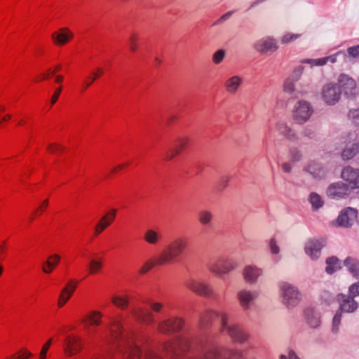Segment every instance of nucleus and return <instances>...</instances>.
I'll list each match as a JSON object with an SVG mask.
<instances>
[{
    "label": "nucleus",
    "instance_id": "nucleus-1",
    "mask_svg": "<svg viewBox=\"0 0 359 359\" xmlns=\"http://www.w3.org/2000/svg\"><path fill=\"white\" fill-rule=\"evenodd\" d=\"M109 336L104 339L111 347L102 348V359H163L158 350L143 339L135 341L133 334L123 330L121 323L113 318L108 327Z\"/></svg>",
    "mask_w": 359,
    "mask_h": 359
},
{
    "label": "nucleus",
    "instance_id": "nucleus-2",
    "mask_svg": "<svg viewBox=\"0 0 359 359\" xmlns=\"http://www.w3.org/2000/svg\"><path fill=\"white\" fill-rule=\"evenodd\" d=\"M161 351L172 358H177L189 352L191 355L188 359H220L221 356L218 347L209 341L201 342L195 350H191V341L185 336L163 342Z\"/></svg>",
    "mask_w": 359,
    "mask_h": 359
},
{
    "label": "nucleus",
    "instance_id": "nucleus-3",
    "mask_svg": "<svg viewBox=\"0 0 359 359\" xmlns=\"http://www.w3.org/2000/svg\"><path fill=\"white\" fill-rule=\"evenodd\" d=\"M187 247V241L184 238H175L159 254L161 262L163 261L165 265L172 263L183 254Z\"/></svg>",
    "mask_w": 359,
    "mask_h": 359
},
{
    "label": "nucleus",
    "instance_id": "nucleus-4",
    "mask_svg": "<svg viewBox=\"0 0 359 359\" xmlns=\"http://www.w3.org/2000/svg\"><path fill=\"white\" fill-rule=\"evenodd\" d=\"M221 331L226 333L236 343L242 344L249 339L248 334L239 326L229 323L226 314L221 315Z\"/></svg>",
    "mask_w": 359,
    "mask_h": 359
},
{
    "label": "nucleus",
    "instance_id": "nucleus-5",
    "mask_svg": "<svg viewBox=\"0 0 359 359\" xmlns=\"http://www.w3.org/2000/svg\"><path fill=\"white\" fill-rule=\"evenodd\" d=\"M182 318L173 316L166 320H161L157 324V331L165 335H170L180 332L184 326Z\"/></svg>",
    "mask_w": 359,
    "mask_h": 359
},
{
    "label": "nucleus",
    "instance_id": "nucleus-6",
    "mask_svg": "<svg viewBox=\"0 0 359 359\" xmlns=\"http://www.w3.org/2000/svg\"><path fill=\"white\" fill-rule=\"evenodd\" d=\"M238 267V263L233 259L217 260L208 265V270L217 275L222 276L230 273Z\"/></svg>",
    "mask_w": 359,
    "mask_h": 359
},
{
    "label": "nucleus",
    "instance_id": "nucleus-7",
    "mask_svg": "<svg viewBox=\"0 0 359 359\" xmlns=\"http://www.w3.org/2000/svg\"><path fill=\"white\" fill-rule=\"evenodd\" d=\"M184 285L189 290L199 296L211 297L214 294L213 290L209 285L194 278L187 279Z\"/></svg>",
    "mask_w": 359,
    "mask_h": 359
},
{
    "label": "nucleus",
    "instance_id": "nucleus-8",
    "mask_svg": "<svg viewBox=\"0 0 359 359\" xmlns=\"http://www.w3.org/2000/svg\"><path fill=\"white\" fill-rule=\"evenodd\" d=\"M82 339L79 335L68 334L63 342V351L67 356L71 357L78 354L83 348Z\"/></svg>",
    "mask_w": 359,
    "mask_h": 359
},
{
    "label": "nucleus",
    "instance_id": "nucleus-9",
    "mask_svg": "<svg viewBox=\"0 0 359 359\" xmlns=\"http://www.w3.org/2000/svg\"><path fill=\"white\" fill-rule=\"evenodd\" d=\"M313 113L310 104L306 101H299L295 104L292 110V118L298 123L307 121Z\"/></svg>",
    "mask_w": 359,
    "mask_h": 359
},
{
    "label": "nucleus",
    "instance_id": "nucleus-10",
    "mask_svg": "<svg viewBox=\"0 0 359 359\" xmlns=\"http://www.w3.org/2000/svg\"><path fill=\"white\" fill-rule=\"evenodd\" d=\"M129 314L133 319L141 324L150 325L154 322V314L140 305L133 306L129 311Z\"/></svg>",
    "mask_w": 359,
    "mask_h": 359
},
{
    "label": "nucleus",
    "instance_id": "nucleus-11",
    "mask_svg": "<svg viewBox=\"0 0 359 359\" xmlns=\"http://www.w3.org/2000/svg\"><path fill=\"white\" fill-rule=\"evenodd\" d=\"M344 299L340 304V311H337L333 318V329L337 330L341 321V312L351 313L355 311L358 306V303L352 298L342 296Z\"/></svg>",
    "mask_w": 359,
    "mask_h": 359
},
{
    "label": "nucleus",
    "instance_id": "nucleus-12",
    "mask_svg": "<svg viewBox=\"0 0 359 359\" xmlns=\"http://www.w3.org/2000/svg\"><path fill=\"white\" fill-rule=\"evenodd\" d=\"M281 292L284 304L290 307L297 305L300 299L299 291L288 283L281 285Z\"/></svg>",
    "mask_w": 359,
    "mask_h": 359
},
{
    "label": "nucleus",
    "instance_id": "nucleus-13",
    "mask_svg": "<svg viewBox=\"0 0 359 359\" xmlns=\"http://www.w3.org/2000/svg\"><path fill=\"white\" fill-rule=\"evenodd\" d=\"M340 95L339 88L332 83L325 84L322 88L321 98L327 104H336L339 100Z\"/></svg>",
    "mask_w": 359,
    "mask_h": 359
},
{
    "label": "nucleus",
    "instance_id": "nucleus-14",
    "mask_svg": "<svg viewBox=\"0 0 359 359\" xmlns=\"http://www.w3.org/2000/svg\"><path fill=\"white\" fill-rule=\"evenodd\" d=\"M73 32L68 27L59 28L51 34V39L56 46H63L69 43L74 39Z\"/></svg>",
    "mask_w": 359,
    "mask_h": 359
},
{
    "label": "nucleus",
    "instance_id": "nucleus-15",
    "mask_svg": "<svg viewBox=\"0 0 359 359\" xmlns=\"http://www.w3.org/2000/svg\"><path fill=\"white\" fill-rule=\"evenodd\" d=\"M341 178L351 190L359 189V170L347 166L342 170Z\"/></svg>",
    "mask_w": 359,
    "mask_h": 359
},
{
    "label": "nucleus",
    "instance_id": "nucleus-16",
    "mask_svg": "<svg viewBox=\"0 0 359 359\" xmlns=\"http://www.w3.org/2000/svg\"><path fill=\"white\" fill-rule=\"evenodd\" d=\"M255 48L263 54H271L278 48L277 41L271 37H264L256 41Z\"/></svg>",
    "mask_w": 359,
    "mask_h": 359
},
{
    "label": "nucleus",
    "instance_id": "nucleus-17",
    "mask_svg": "<svg viewBox=\"0 0 359 359\" xmlns=\"http://www.w3.org/2000/svg\"><path fill=\"white\" fill-rule=\"evenodd\" d=\"M351 191V189L341 182H338L332 184L329 186L327 190V194L329 197L334 199H339L347 196Z\"/></svg>",
    "mask_w": 359,
    "mask_h": 359
},
{
    "label": "nucleus",
    "instance_id": "nucleus-18",
    "mask_svg": "<svg viewBox=\"0 0 359 359\" xmlns=\"http://www.w3.org/2000/svg\"><path fill=\"white\" fill-rule=\"evenodd\" d=\"M340 88L344 93L348 97L355 96L358 88L355 80L346 74H341L338 79Z\"/></svg>",
    "mask_w": 359,
    "mask_h": 359
},
{
    "label": "nucleus",
    "instance_id": "nucleus-19",
    "mask_svg": "<svg viewBox=\"0 0 359 359\" xmlns=\"http://www.w3.org/2000/svg\"><path fill=\"white\" fill-rule=\"evenodd\" d=\"M76 287L77 283L74 280H70L66 283L57 299V305L58 308H62L66 304L73 295Z\"/></svg>",
    "mask_w": 359,
    "mask_h": 359
},
{
    "label": "nucleus",
    "instance_id": "nucleus-20",
    "mask_svg": "<svg viewBox=\"0 0 359 359\" xmlns=\"http://www.w3.org/2000/svg\"><path fill=\"white\" fill-rule=\"evenodd\" d=\"M189 138L187 136L179 137L175 142V147L170 149L165 154V160L170 161L182 152L188 146Z\"/></svg>",
    "mask_w": 359,
    "mask_h": 359
},
{
    "label": "nucleus",
    "instance_id": "nucleus-21",
    "mask_svg": "<svg viewBox=\"0 0 359 359\" xmlns=\"http://www.w3.org/2000/svg\"><path fill=\"white\" fill-rule=\"evenodd\" d=\"M116 210L111 209L103 215L94 228V235L98 236L110 226L116 218Z\"/></svg>",
    "mask_w": 359,
    "mask_h": 359
},
{
    "label": "nucleus",
    "instance_id": "nucleus-22",
    "mask_svg": "<svg viewBox=\"0 0 359 359\" xmlns=\"http://www.w3.org/2000/svg\"><path fill=\"white\" fill-rule=\"evenodd\" d=\"M358 212L352 208H347L342 210L337 217V224L339 226H351L357 217Z\"/></svg>",
    "mask_w": 359,
    "mask_h": 359
},
{
    "label": "nucleus",
    "instance_id": "nucleus-23",
    "mask_svg": "<svg viewBox=\"0 0 359 359\" xmlns=\"http://www.w3.org/2000/svg\"><path fill=\"white\" fill-rule=\"evenodd\" d=\"M102 317L103 314L102 313V312L94 310L89 312L88 314L86 315L85 318L83 319L82 322L86 323L85 327L87 329L88 333L90 336L93 334V333L91 332V329L90 327L100 326L102 322Z\"/></svg>",
    "mask_w": 359,
    "mask_h": 359
},
{
    "label": "nucleus",
    "instance_id": "nucleus-24",
    "mask_svg": "<svg viewBox=\"0 0 359 359\" xmlns=\"http://www.w3.org/2000/svg\"><path fill=\"white\" fill-rule=\"evenodd\" d=\"M304 72L303 66L297 67L287 77L283 83V90L287 93H292L294 90V83L297 82Z\"/></svg>",
    "mask_w": 359,
    "mask_h": 359
},
{
    "label": "nucleus",
    "instance_id": "nucleus-25",
    "mask_svg": "<svg viewBox=\"0 0 359 359\" xmlns=\"http://www.w3.org/2000/svg\"><path fill=\"white\" fill-rule=\"evenodd\" d=\"M243 82V78L238 75H233L227 78L224 83V87L226 93L231 95L236 94Z\"/></svg>",
    "mask_w": 359,
    "mask_h": 359
},
{
    "label": "nucleus",
    "instance_id": "nucleus-26",
    "mask_svg": "<svg viewBox=\"0 0 359 359\" xmlns=\"http://www.w3.org/2000/svg\"><path fill=\"white\" fill-rule=\"evenodd\" d=\"M323 246L324 241L323 240H310L306 243L305 252L312 259H317Z\"/></svg>",
    "mask_w": 359,
    "mask_h": 359
},
{
    "label": "nucleus",
    "instance_id": "nucleus-27",
    "mask_svg": "<svg viewBox=\"0 0 359 359\" xmlns=\"http://www.w3.org/2000/svg\"><path fill=\"white\" fill-rule=\"evenodd\" d=\"M262 273V269L253 265L245 266L243 271V278L248 283L256 282Z\"/></svg>",
    "mask_w": 359,
    "mask_h": 359
},
{
    "label": "nucleus",
    "instance_id": "nucleus-28",
    "mask_svg": "<svg viewBox=\"0 0 359 359\" xmlns=\"http://www.w3.org/2000/svg\"><path fill=\"white\" fill-rule=\"evenodd\" d=\"M61 257L57 254H53L50 255L46 261H45L41 266V270L46 274L52 273L56 266L59 264Z\"/></svg>",
    "mask_w": 359,
    "mask_h": 359
},
{
    "label": "nucleus",
    "instance_id": "nucleus-29",
    "mask_svg": "<svg viewBox=\"0 0 359 359\" xmlns=\"http://www.w3.org/2000/svg\"><path fill=\"white\" fill-rule=\"evenodd\" d=\"M257 297V294L248 290H241L238 293V298L241 306L247 309L250 306V304Z\"/></svg>",
    "mask_w": 359,
    "mask_h": 359
},
{
    "label": "nucleus",
    "instance_id": "nucleus-30",
    "mask_svg": "<svg viewBox=\"0 0 359 359\" xmlns=\"http://www.w3.org/2000/svg\"><path fill=\"white\" fill-rule=\"evenodd\" d=\"M143 238L147 244L156 245L161 241V235L156 229H148L144 233Z\"/></svg>",
    "mask_w": 359,
    "mask_h": 359
},
{
    "label": "nucleus",
    "instance_id": "nucleus-31",
    "mask_svg": "<svg viewBox=\"0 0 359 359\" xmlns=\"http://www.w3.org/2000/svg\"><path fill=\"white\" fill-rule=\"evenodd\" d=\"M165 265L163 261L161 262V257L158 255L157 257L154 259H150L147 260L142 266L140 267L139 270V273L141 275H144L151 270L154 267L158 266H163Z\"/></svg>",
    "mask_w": 359,
    "mask_h": 359
},
{
    "label": "nucleus",
    "instance_id": "nucleus-32",
    "mask_svg": "<svg viewBox=\"0 0 359 359\" xmlns=\"http://www.w3.org/2000/svg\"><path fill=\"white\" fill-rule=\"evenodd\" d=\"M339 55L338 53L327 56L322 58L318 59H307L302 61L303 63L310 64L311 66H323L326 65L327 62L334 63L337 61V57Z\"/></svg>",
    "mask_w": 359,
    "mask_h": 359
},
{
    "label": "nucleus",
    "instance_id": "nucleus-33",
    "mask_svg": "<svg viewBox=\"0 0 359 359\" xmlns=\"http://www.w3.org/2000/svg\"><path fill=\"white\" fill-rule=\"evenodd\" d=\"M224 313H218L213 310H205L200 317V323L201 326H205L211 322L214 318H218L221 321V315Z\"/></svg>",
    "mask_w": 359,
    "mask_h": 359
},
{
    "label": "nucleus",
    "instance_id": "nucleus-34",
    "mask_svg": "<svg viewBox=\"0 0 359 359\" xmlns=\"http://www.w3.org/2000/svg\"><path fill=\"white\" fill-rule=\"evenodd\" d=\"M113 305L121 310H126L129 306V297L127 295L114 294L111 298Z\"/></svg>",
    "mask_w": 359,
    "mask_h": 359
},
{
    "label": "nucleus",
    "instance_id": "nucleus-35",
    "mask_svg": "<svg viewBox=\"0 0 359 359\" xmlns=\"http://www.w3.org/2000/svg\"><path fill=\"white\" fill-rule=\"evenodd\" d=\"M344 264L353 276L359 277V262L357 259L352 257H348L344 261Z\"/></svg>",
    "mask_w": 359,
    "mask_h": 359
},
{
    "label": "nucleus",
    "instance_id": "nucleus-36",
    "mask_svg": "<svg viewBox=\"0 0 359 359\" xmlns=\"http://www.w3.org/2000/svg\"><path fill=\"white\" fill-rule=\"evenodd\" d=\"M103 267V263L101 258L92 259L88 265V273L95 275L101 271Z\"/></svg>",
    "mask_w": 359,
    "mask_h": 359
},
{
    "label": "nucleus",
    "instance_id": "nucleus-37",
    "mask_svg": "<svg viewBox=\"0 0 359 359\" xmlns=\"http://www.w3.org/2000/svg\"><path fill=\"white\" fill-rule=\"evenodd\" d=\"M359 152V144H353L351 147H346L342 152V158L344 160H349L354 157Z\"/></svg>",
    "mask_w": 359,
    "mask_h": 359
},
{
    "label": "nucleus",
    "instance_id": "nucleus-38",
    "mask_svg": "<svg viewBox=\"0 0 359 359\" xmlns=\"http://www.w3.org/2000/svg\"><path fill=\"white\" fill-rule=\"evenodd\" d=\"M326 264L327 266L325 270L326 272L330 274H332L340 267L339 260L336 257H330L327 259L326 261Z\"/></svg>",
    "mask_w": 359,
    "mask_h": 359
},
{
    "label": "nucleus",
    "instance_id": "nucleus-39",
    "mask_svg": "<svg viewBox=\"0 0 359 359\" xmlns=\"http://www.w3.org/2000/svg\"><path fill=\"white\" fill-rule=\"evenodd\" d=\"M140 37L137 32H132L128 39L130 50L132 52H136L139 48Z\"/></svg>",
    "mask_w": 359,
    "mask_h": 359
},
{
    "label": "nucleus",
    "instance_id": "nucleus-40",
    "mask_svg": "<svg viewBox=\"0 0 359 359\" xmlns=\"http://www.w3.org/2000/svg\"><path fill=\"white\" fill-rule=\"evenodd\" d=\"M276 128L280 135L287 138H291L293 136L292 130L284 123H278Z\"/></svg>",
    "mask_w": 359,
    "mask_h": 359
},
{
    "label": "nucleus",
    "instance_id": "nucleus-41",
    "mask_svg": "<svg viewBox=\"0 0 359 359\" xmlns=\"http://www.w3.org/2000/svg\"><path fill=\"white\" fill-rule=\"evenodd\" d=\"M309 201L312 205L313 209L314 210L318 209L323 204V201L321 197L316 193H311L310 194Z\"/></svg>",
    "mask_w": 359,
    "mask_h": 359
},
{
    "label": "nucleus",
    "instance_id": "nucleus-42",
    "mask_svg": "<svg viewBox=\"0 0 359 359\" xmlns=\"http://www.w3.org/2000/svg\"><path fill=\"white\" fill-rule=\"evenodd\" d=\"M212 219V215L207 210L201 211L198 214V221L203 225L208 224Z\"/></svg>",
    "mask_w": 359,
    "mask_h": 359
},
{
    "label": "nucleus",
    "instance_id": "nucleus-43",
    "mask_svg": "<svg viewBox=\"0 0 359 359\" xmlns=\"http://www.w3.org/2000/svg\"><path fill=\"white\" fill-rule=\"evenodd\" d=\"M149 305L151 311L156 313H161L165 307V305L163 302L156 301H151Z\"/></svg>",
    "mask_w": 359,
    "mask_h": 359
},
{
    "label": "nucleus",
    "instance_id": "nucleus-44",
    "mask_svg": "<svg viewBox=\"0 0 359 359\" xmlns=\"http://www.w3.org/2000/svg\"><path fill=\"white\" fill-rule=\"evenodd\" d=\"M226 55V52L223 49L217 50L212 55V62L215 65L220 64Z\"/></svg>",
    "mask_w": 359,
    "mask_h": 359
},
{
    "label": "nucleus",
    "instance_id": "nucleus-45",
    "mask_svg": "<svg viewBox=\"0 0 359 359\" xmlns=\"http://www.w3.org/2000/svg\"><path fill=\"white\" fill-rule=\"evenodd\" d=\"M48 205V200L45 199L39 206L38 208L33 212V217L31 218V221L34 219V217L40 216L46 209Z\"/></svg>",
    "mask_w": 359,
    "mask_h": 359
},
{
    "label": "nucleus",
    "instance_id": "nucleus-46",
    "mask_svg": "<svg viewBox=\"0 0 359 359\" xmlns=\"http://www.w3.org/2000/svg\"><path fill=\"white\" fill-rule=\"evenodd\" d=\"M47 149L50 153L59 154L62 152L64 147L58 143H51L48 146Z\"/></svg>",
    "mask_w": 359,
    "mask_h": 359
},
{
    "label": "nucleus",
    "instance_id": "nucleus-47",
    "mask_svg": "<svg viewBox=\"0 0 359 359\" xmlns=\"http://www.w3.org/2000/svg\"><path fill=\"white\" fill-rule=\"evenodd\" d=\"M53 338H50L48 339L41 346V348L40 350V352L39 353V355H46V356H48V351L52 345V343H53Z\"/></svg>",
    "mask_w": 359,
    "mask_h": 359
},
{
    "label": "nucleus",
    "instance_id": "nucleus-48",
    "mask_svg": "<svg viewBox=\"0 0 359 359\" xmlns=\"http://www.w3.org/2000/svg\"><path fill=\"white\" fill-rule=\"evenodd\" d=\"M348 118L354 124L359 126V108L350 110Z\"/></svg>",
    "mask_w": 359,
    "mask_h": 359
},
{
    "label": "nucleus",
    "instance_id": "nucleus-49",
    "mask_svg": "<svg viewBox=\"0 0 359 359\" xmlns=\"http://www.w3.org/2000/svg\"><path fill=\"white\" fill-rule=\"evenodd\" d=\"M300 36V34H295L291 33L285 34L281 39V42L283 43H288L292 41H295Z\"/></svg>",
    "mask_w": 359,
    "mask_h": 359
},
{
    "label": "nucleus",
    "instance_id": "nucleus-50",
    "mask_svg": "<svg viewBox=\"0 0 359 359\" xmlns=\"http://www.w3.org/2000/svg\"><path fill=\"white\" fill-rule=\"evenodd\" d=\"M349 294L352 298L359 296V281L350 286Z\"/></svg>",
    "mask_w": 359,
    "mask_h": 359
},
{
    "label": "nucleus",
    "instance_id": "nucleus-51",
    "mask_svg": "<svg viewBox=\"0 0 359 359\" xmlns=\"http://www.w3.org/2000/svg\"><path fill=\"white\" fill-rule=\"evenodd\" d=\"M33 354L26 348H22L18 352V359H29Z\"/></svg>",
    "mask_w": 359,
    "mask_h": 359
},
{
    "label": "nucleus",
    "instance_id": "nucleus-52",
    "mask_svg": "<svg viewBox=\"0 0 359 359\" xmlns=\"http://www.w3.org/2000/svg\"><path fill=\"white\" fill-rule=\"evenodd\" d=\"M62 86H60L55 90L54 93L52 95L51 99H50V102H51L52 105L54 104L57 101V100L60 95V93L62 92Z\"/></svg>",
    "mask_w": 359,
    "mask_h": 359
},
{
    "label": "nucleus",
    "instance_id": "nucleus-53",
    "mask_svg": "<svg viewBox=\"0 0 359 359\" xmlns=\"http://www.w3.org/2000/svg\"><path fill=\"white\" fill-rule=\"evenodd\" d=\"M307 322L310 326L316 327L320 324V319L317 316H313L312 314V317L311 318L307 316Z\"/></svg>",
    "mask_w": 359,
    "mask_h": 359
},
{
    "label": "nucleus",
    "instance_id": "nucleus-54",
    "mask_svg": "<svg viewBox=\"0 0 359 359\" xmlns=\"http://www.w3.org/2000/svg\"><path fill=\"white\" fill-rule=\"evenodd\" d=\"M348 53L354 58L359 57V45L349 48L348 49Z\"/></svg>",
    "mask_w": 359,
    "mask_h": 359
},
{
    "label": "nucleus",
    "instance_id": "nucleus-55",
    "mask_svg": "<svg viewBox=\"0 0 359 359\" xmlns=\"http://www.w3.org/2000/svg\"><path fill=\"white\" fill-rule=\"evenodd\" d=\"M6 250V243L5 241H4L0 244V260H2L5 258Z\"/></svg>",
    "mask_w": 359,
    "mask_h": 359
},
{
    "label": "nucleus",
    "instance_id": "nucleus-56",
    "mask_svg": "<svg viewBox=\"0 0 359 359\" xmlns=\"http://www.w3.org/2000/svg\"><path fill=\"white\" fill-rule=\"evenodd\" d=\"M269 246L271 248V251L273 254H277L279 252V248L276 245V241L274 239H271L269 243Z\"/></svg>",
    "mask_w": 359,
    "mask_h": 359
},
{
    "label": "nucleus",
    "instance_id": "nucleus-57",
    "mask_svg": "<svg viewBox=\"0 0 359 359\" xmlns=\"http://www.w3.org/2000/svg\"><path fill=\"white\" fill-rule=\"evenodd\" d=\"M280 359H299L295 353L292 351H290L287 355H281Z\"/></svg>",
    "mask_w": 359,
    "mask_h": 359
},
{
    "label": "nucleus",
    "instance_id": "nucleus-58",
    "mask_svg": "<svg viewBox=\"0 0 359 359\" xmlns=\"http://www.w3.org/2000/svg\"><path fill=\"white\" fill-rule=\"evenodd\" d=\"M95 80V78L88 77L83 81L84 89L88 88Z\"/></svg>",
    "mask_w": 359,
    "mask_h": 359
},
{
    "label": "nucleus",
    "instance_id": "nucleus-59",
    "mask_svg": "<svg viewBox=\"0 0 359 359\" xmlns=\"http://www.w3.org/2000/svg\"><path fill=\"white\" fill-rule=\"evenodd\" d=\"M103 74H104V70L102 68L98 67L96 69V71L93 73V77L95 78V79H96L102 76Z\"/></svg>",
    "mask_w": 359,
    "mask_h": 359
},
{
    "label": "nucleus",
    "instance_id": "nucleus-60",
    "mask_svg": "<svg viewBox=\"0 0 359 359\" xmlns=\"http://www.w3.org/2000/svg\"><path fill=\"white\" fill-rule=\"evenodd\" d=\"M128 165L127 163H122V164H119L118 165H116V167H114L113 168V170H111L112 172L115 173V172H119L120 170H121L123 168H124L125 167H126Z\"/></svg>",
    "mask_w": 359,
    "mask_h": 359
},
{
    "label": "nucleus",
    "instance_id": "nucleus-61",
    "mask_svg": "<svg viewBox=\"0 0 359 359\" xmlns=\"http://www.w3.org/2000/svg\"><path fill=\"white\" fill-rule=\"evenodd\" d=\"M227 185V179L224 177L221 179V181L218 185V189L220 190L224 189Z\"/></svg>",
    "mask_w": 359,
    "mask_h": 359
},
{
    "label": "nucleus",
    "instance_id": "nucleus-62",
    "mask_svg": "<svg viewBox=\"0 0 359 359\" xmlns=\"http://www.w3.org/2000/svg\"><path fill=\"white\" fill-rule=\"evenodd\" d=\"M51 72H52V70H51L50 69H48L46 71V72H45V73H43V74H41V80H46V79H48L50 78V76L51 75H53V74H51Z\"/></svg>",
    "mask_w": 359,
    "mask_h": 359
},
{
    "label": "nucleus",
    "instance_id": "nucleus-63",
    "mask_svg": "<svg viewBox=\"0 0 359 359\" xmlns=\"http://www.w3.org/2000/svg\"><path fill=\"white\" fill-rule=\"evenodd\" d=\"M282 168L286 172H289L291 170V165L289 163H285L282 165Z\"/></svg>",
    "mask_w": 359,
    "mask_h": 359
},
{
    "label": "nucleus",
    "instance_id": "nucleus-64",
    "mask_svg": "<svg viewBox=\"0 0 359 359\" xmlns=\"http://www.w3.org/2000/svg\"><path fill=\"white\" fill-rule=\"evenodd\" d=\"M63 80H64V76L61 74H57L55 77V82L56 83L60 84L62 83Z\"/></svg>",
    "mask_w": 359,
    "mask_h": 359
}]
</instances>
